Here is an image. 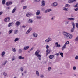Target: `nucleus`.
Wrapping results in <instances>:
<instances>
[{"label":"nucleus","instance_id":"f257e3e1","mask_svg":"<svg viewBox=\"0 0 78 78\" xmlns=\"http://www.w3.org/2000/svg\"><path fill=\"white\" fill-rule=\"evenodd\" d=\"M63 34L64 35V37L66 38L67 39H71L73 36L71 34L65 32H63Z\"/></svg>","mask_w":78,"mask_h":78},{"label":"nucleus","instance_id":"f03ea898","mask_svg":"<svg viewBox=\"0 0 78 78\" xmlns=\"http://www.w3.org/2000/svg\"><path fill=\"white\" fill-rule=\"evenodd\" d=\"M52 40V39H51V38L49 37L48 39H46L45 41V42H47V43H48L49 42H50V41H51Z\"/></svg>","mask_w":78,"mask_h":78},{"label":"nucleus","instance_id":"7ed1b4c3","mask_svg":"<svg viewBox=\"0 0 78 78\" xmlns=\"http://www.w3.org/2000/svg\"><path fill=\"white\" fill-rule=\"evenodd\" d=\"M10 20V18H9V17H8L5 18L4 20V21L5 22H9V21Z\"/></svg>","mask_w":78,"mask_h":78},{"label":"nucleus","instance_id":"20e7f679","mask_svg":"<svg viewBox=\"0 0 78 78\" xmlns=\"http://www.w3.org/2000/svg\"><path fill=\"white\" fill-rule=\"evenodd\" d=\"M33 14L31 13H27L26 15V17H30L31 16H32Z\"/></svg>","mask_w":78,"mask_h":78},{"label":"nucleus","instance_id":"39448f33","mask_svg":"<svg viewBox=\"0 0 78 78\" xmlns=\"http://www.w3.org/2000/svg\"><path fill=\"white\" fill-rule=\"evenodd\" d=\"M12 3V2H8L6 3V5L7 6H8L9 5H11Z\"/></svg>","mask_w":78,"mask_h":78},{"label":"nucleus","instance_id":"423d86ee","mask_svg":"<svg viewBox=\"0 0 78 78\" xmlns=\"http://www.w3.org/2000/svg\"><path fill=\"white\" fill-rule=\"evenodd\" d=\"M58 5V3L56 2H54L52 4H51V6H56Z\"/></svg>","mask_w":78,"mask_h":78},{"label":"nucleus","instance_id":"0eeeda50","mask_svg":"<svg viewBox=\"0 0 78 78\" xmlns=\"http://www.w3.org/2000/svg\"><path fill=\"white\" fill-rule=\"evenodd\" d=\"M51 51L50 50H49V49H47L46 50V55H48V54L50 53V52Z\"/></svg>","mask_w":78,"mask_h":78},{"label":"nucleus","instance_id":"6e6552de","mask_svg":"<svg viewBox=\"0 0 78 78\" xmlns=\"http://www.w3.org/2000/svg\"><path fill=\"white\" fill-rule=\"evenodd\" d=\"M55 45H56V47H61V45L59 44L58 42L55 43Z\"/></svg>","mask_w":78,"mask_h":78},{"label":"nucleus","instance_id":"1a4fd4ad","mask_svg":"<svg viewBox=\"0 0 78 78\" xmlns=\"http://www.w3.org/2000/svg\"><path fill=\"white\" fill-rule=\"evenodd\" d=\"M45 5V2L44 1H42L41 6H44Z\"/></svg>","mask_w":78,"mask_h":78},{"label":"nucleus","instance_id":"9d476101","mask_svg":"<svg viewBox=\"0 0 78 78\" xmlns=\"http://www.w3.org/2000/svg\"><path fill=\"white\" fill-rule=\"evenodd\" d=\"M21 23L19 21H17L16 23V25H17V26H19V25H20V24Z\"/></svg>","mask_w":78,"mask_h":78},{"label":"nucleus","instance_id":"9b49d317","mask_svg":"<svg viewBox=\"0 0 78 78\" xmlns=\"http://www.w3.org/2000/svg\"><path fill=\"white\" fill-rule=\"evenodd\" d=\"M40 52V51L39 50H37L35 53V55H38V54H39V53Z\"/></svg>","mask_w":78,"mask_h":78},{"label":"nucleus","instance_id":"f8f14e48","mask_svg":"<svg viewBox=\"0 0 78 78\" xmlns=\"http://www.w3.org/2000/svg\"><path fill=\"white\" fill-rule=\"evenodd\" d=\"M41 12H40V10H38L37 11V12L36 13V15L37 16H39V14H40Z\"/></svg>","mask_w":78,"mask_h":78},{"label":"nucleus","instance_id":"ddd939ff","mask_svg":"<svg viewBox=\"0 0 78 78\" xmlns=\"http://www.w3.org/2000/svg\"><path fill=\"white\" fill-rule=\"evenodd\" d=\"M33 36L34 37H37V34L34 33H33Z\"/></svg>","mask_w":78,"mask_h":78},{"label":"nucleus","instance_id":"4468645a","mask_svg":"<svg viewBox=\"0 0 78 78\" xmlns=\"http://www.w3.org/2000/svg\"><path fill=\"white\" fill-rule=\"evenodd\" d=\"M63 10L65 11H69V9L66 7L63 8Z\"/></svg>","mask_w":78,"mask_h":78},{"label":"nucleus","instance_id":"2eb2a0df","mask_svg":"<svg viewBox=\"0 0 78 78\" xmlns=\"http://www.w3.org/2000/svg\"><path fill=\"white\" fill-rule=\"evenodd\" d=\"M73 0L74 2H76V0H69L68 1V3H72L73 2Z\"/></svg>","mask_w":78,"mask_h":78},{"label":"nucleus","instance_id":"dca6fc26","mask_svg":"<svg viewBox=\"0 0 78 78\" xmlns=\"http://www.w3.org/2000/svg\"><path fill=\"white\" fill-rule=\"evenodd\" d=\"M29 47H30L29 46H25L23 48V50H28Z\"/></svg>","mask_w":78,"mask_h":78},{"label":"nucleus","instance_id":"f3484780","mask_svg":"<svg viewBox=\"0 0 78 78\" xmlns=\"http://www.w3.org/2000/svg\"><path fill=\"white\" fill-rule=\"evenodd\" d=\"M66 44H65L64 46L62 48V50L63 51L64 49L66 48Z\"/></svg>","mask_w":78,"mask_h":78},{"label":"nucleus","instance_id":"a211bd4d","mask_svg":"<svg viewBox=\"0 0 78 78\" xmlns=\"http://www.w3.org/2000/svg\"><path fill=\"white\" fill-rule=\"evenodd\" d=\"M54 57H55V55H51L49 56L50 59H53V58Z\"/></svg>","mask_w":78,"mask_h":78},{"label":"nucleus","instance_id":"6ab92c4d","mask_svg":"<svg viewBox=\"0 0 78 78\" xmlns=\"http://www.w3.org/2000/svg\"><path fill=\"white\" fill-rule=\"evenodd\" d=\"M71 24L73 26V28H75V23H74V22H72Z\"/></svg>","mask_w":78,"mask_h":78},{"label":"nucleus","instance_id":"aec40b11","mask_svg":"<svg viewBox=\"0 0 78 78\" xmlns=\"http://www.w3.org/2000/svg\"><path fill=\"white\" fill-rule=\"evenodd\" d=\"M17 9V7H15L13 9V10L12 11V13H14V12L15 11H16V9Z\"/></svg>","mask_w":78,"mask_h":78},{"label":"nucleus","instance_id":"412c9836","mask_svg":"<svg viewBox=\"0 0 78 78\" xmlns=\"http://www.w3.org/2000/svg\"><path fill=\"white\" fill-rule=\"evenodd\" d=\"M36 19H41V17L40 16L37 15L36 16Z\"/></svg>","mask_w":78,"mask_h":78},{"label":"nucleus","instance_id":"4be33fe9","mask_svg":"<svg viewBox=\"0 0 78 78\" xmlns=\"http://www.w3.org/2000/svg\"><path fill=\"white\" fill-rule=\"evenodd\" d=\"M12 25H13V23H10L9 24L8 26L9 27H10V26H12Z\"/></svg>","mask_w":78,"mask_h":78},{"label":"nucleus","instance_id":"5701e85b","mask_svg":"<svg viewBox=\"0 0 78 78\" xmlns=\"http://www.w3.org/2000/svg\"><path fill=\"white\" fill-rule=\"evenodd\" d=\"M18 58L19 59H24L25 58L24 57H22L21 56H20L18 57Z\"/></svg>","mask_w":78,"mask_h":78},{"label":"nucleus","instance_id":"b1692460","mask_svg":"<svg viewBox=\"0 0 78 78\" xmlns=\"http://www.w3.org/2000/svg\"><path fill=\"white\" fill-rule=\"evenodd\" d=\"M67 20H74V18H68Z\"/></svg>","mask_w":78,"mask_h":78},{"label":"nucleus","instance_id":"393cba45","mask_svg":"<svg viewBox=\"0 0 78 78\" xmlns=\"http://www.w3.org/2000/svg\"><path fill=\"white\" fill-rule=\"evenodd\" d=\"M38 58H40L41 57H42V56L40 54H37V55H35Z\"/></svg>","mask_w":78,"mask_h":78},{"label":"nucleus","instance_id":"a878e982","mask_svg":"<svg viewBox=\"0 0 78 78\" xmlns=\"http://www.w3.org/2000/svg\"><path fill=\"white\" fill-rule=\"evenodd\" d=\"M29 23H33V20H32L30 19L29 20Z\"/></svg>","mask_w":78,"mask_h":78},{"label":"nucleus","instance_id":"bb28decb","mask_svg":"<svg viewBox=\"0 0 78 78\" xmlns=\"http://www.w3.org/2000/svg\"><path fill=\"white\" fill-rule=\"evenodd\" d=\"M12 51L14 53H15L16 51V49L14 48H12Z\"/></svg>","mask_w":78,"mask_h":78},{"label":"nucleus","instance_id":"cd10ccee","mask_svg":"<svg viewBox=\"0 0 78 78\" xmlns=\"http://www.w3.org/2000/svg\"><path fill=\"white\" fill-rule=\"evenodd\" d=\"M36 74L37 76H39V71H36Z\"/></svg>","mask_w":78,"mask_h":78},{"label":"nucleus","instance_id":"c85d7f7f","mask_svg":"<svg viewBox=\"0 0 78 78\" xmlns=\"http://www.w3.org/2000/svg\"><path fill=\"white\" fill-rule=\"evenodd\" d=\"M20 39V38H16L15 40H14V42H17V41H18Z\"/></svg>","mask_w":78,"mask_h":78},{"label":"nucleus","instance_id":"c756f323","mask_svg":"<svg viewBox=\"0 0 78 78\" xmlns=\"http://www.w3.org/2000/svg\"><path fill=\"white\" fill-rule=\"evenodd\" d=\"M6 2V0H3L2 1V3L3 5H5Z\"/></svg>","mask_w":78,"mask_h":78},{"label":"nucleus","instance_id":"7c9ffc66","mask_svg":"<svg viewBox=\"0 0 78 78\" xmlns=\"http://www.w3.org/2000/svg\"><path fill=\"white\" fill-rule=\"evenodd\" d=\"M70 5L69 4H66L65 5V7H66V8H69V7H70Z\"/></svg>","mask_w":78,"mask_h":78},{"label":"nucleus","instance_id":"2f4dec72","mask_svg":"<svg viewBox=\"0 0 78 78\" xmlns=\"http://www.w3.org/2000/svg\"><path fill=\"white\" fill-rule=\"evenodd\" d=\"M60 55H61V56H62V58L64 56V55H63L64 54L62 52L60 53Z\"/></svg>","mask_w":78,"mask_h":78},{"label":"nucleus","instance_id":"473e14b6","mask_svg":"<svg viewBox=\"0 0 78 78\" xmlns=\"http://www.w3.org/2000/svg\"><path fill=\"white\" fill-rule=\"evenodd\" d=\"M18 51L19 53H21L22 52V51L21 49H20L18 50Z\"/></svg>","mask_w":78,"mask_h":78},{"label":"nucleus","instance_id":"72a5a7b5","mask_svg":"<svg viewBox=\"0 0 78 78\" xmlns=\"http://www.w3.org/2000/svg\"><path fill=\"white\" fill-rule=\"evenodd\" d=\"M13 31V30L12 29H11V30H10L9 32V34H11L12 32Z\"/></svg>","mask_w":78,"mask_h":78},{"label":"nucleus","instance_id":"f704fd0d","mask_svg":"<svg viewBox=\"0 0 78 78\" xmlns=\"http://www.w3.org/2000/svg\"><path fill=\"white\" fill-rule=\"evenodd\" d=\"M5 55V52L3 51L2 52L1 55L3 57V55Z\"/></svg>","mask_w":78,"mask_h":78},{"label":"nucleus","instance_id":"c9c22d12","mask_svg":"<svg viewBox=\"0 0 78 78\" xmlns=\"http://www.w3.org/2000/svg\"><path fill=\"white\" fill-rule=\"evenodd\" d=\"M75 41L76 42H78V36L75 39Z\"/></svg>","mask_w":78,"mask_h":78},{"label":"nucleus","instance_id":"e433bc0d","mask_svg":"<svg viewBox=\"0 0 78 78\" xmlns=\"http://www.w3.org/2000/svg\"><path fill=\"white\" fill-rule=\"evenodd\" d=\"M3 75L4 76H6V75H7V73L5 72H4L3 73Z\"/></svg>","mask_w":78,"mask_h":78},{"label":"nucleus","instance_id":"4c0bfd02","mask_svg":"<svg viewBox=\"0 0 78 78\" xmlns=\"http://www.w3.org/2000/svg\"><path fill=\"white\" fill-rule=\"evenodd\" d=\"M6 63H7V61H5L4 63H3L2 66L5 65Z\"/></svg>","mask_w":78,"mask_h":78},{"label":"nucleus","instance_id":"58836bf2","mask_svg":"<svg viewBox=\"0 0 78 78\" xmlns=\"http://www.w3.org/2000/svg\"><path fill=\"white\" fill-rule=\"evenodd\" d=\"M75 29V28H72V29H71V32H73V31H74V29Z\"/></svg>","mask_w":78,"mask_h":78},{"label":"nucleus","instance_id":"ea45409f","mask_svg":"<svg viewBox=\"0 0 78 78\" xmlns=\"http://www.w3.org/2000/svg\"><path fill=\"white\" fill-rule=\"evenodd\" d=\"M18 31V30H15L14 32V34H17V33Z\"/></svg>","mask_w":78,"mask_h":78},{"label":"nucleus","instance_id":"a19ab883","mask_svg":"<svg viewBox=\"0 0 78 78\" xmlns=\"http://www.w3.org/2000/svg\"><path fill=\"white\" fill-rule=\"evenodd\" d=\"M44 77V76L43 75H40V78H43Z\"/></svg>","mask_w":78,"mask_h":78},{"label":"nucleus","instance_id":"79ce46f5","mask_svg":"<svg viewBox=\"0 0 78 78\" xmlns=\"http://www.w3.org/2000/svg\"><path fill=\"white\" fill-rule=\"evenodd\" d=\"M65 44H66V46H67V44H69V41H67L66 43H65Z\"/></svg>","mask_w":78,"mask_h":78},{"label":"nucleus","instance_id":"37998d69","mask_svg":"<svg viewBox=\"0 0 78 78\" xmlns=\"http://www.w3.org/2000/svg\"><path fill=\"white\" fill-rule=\"evenodd\" d=\"M20 70L21 71V72H23V68H22V67L20 68Z\"/></svg>","mask_w":78,"mask_h":78},{"label":"nucleus","instance_id":"c03bdc74","mask_svg":"<svg viewBox=\"0 0 78 78\" xmlns=\"http://www.w3.org/2000/svg\"><path fill=\"white\" fill-rule=\"evenodd\" d=\"M31 30H32V29L30 27L29 30H28V31H29V32H30V31H31Z\"/></svg>","mask_w":78,"mask_h":78},{"label":"nucleus","instance_id":"a18cd8bd","mask_svg":"<svg viewBox=\"0 0 78 78\" xmlns=\"http://www.w3.org/2000/svg\"><path fill=\"white\" fill-rule=\"evenodd\" d=\"M46 48L47 49H48L49 48H50V46H49L48 45H47L46 46Z\"/></svg>","mask_w":78,"mask_h":78},{"label":"nucleus","instance_id":"49530a36","mask_svg":"<svg viewBox=\"0 0 78 78\" xmlns=\"http://www.w3.org/2000/svg\"><path fill=\"white\" fill-rule=\"evenodd\" d=\"M52 11V10L51 9H48V12H49L50 11Z\"/></svg>","mask_w":78,"mask_h":78},{"label":"nucleus","instance_id":"de8ad7c7","mask_svg":"<svg viewBox=\"0 0 78 78\" xmlns=\"http://www.w3.org/2000/svg\"><path fill=\"white\" fill-rule=\"evenodd\" d=\"M76 26L77 28H78V23H76Z\"/></svg>","mask_w":78,"mask_h":78},{"label":"nucleus","instance_id":"09e8293b","mask_svg":"<svg viewBox=\"0 0 78 78\" xmlns=\"http://www.w3.org/2000/svg\"><path fill=\"white\" fill-rule=\"evenodd\" d=\"M76 67L75 66H74L73 68V69L74 70H76Z\"/></svg>","mask_w":78,"mask_h":78},{"label":"nucleus","instance_id":"8fccbe9b","mask_svg":"<svg viewBox=\"0 0 78 78\" xmlns=\"http://www.w3.org/2000/svg\"><path fill=\"white\" fill-rule=\"evenodd\" d=\"M27 7L26 6H23V9H27Z\"/></svg>","mask_w":78,"mask_h":78},{"label":"nucleus","instance_id":"3c124183","mask_svg":"<svg viewBox=\"0 0 78 78\" xmlns=\"http://www.w3.org/2000/svg\"><path fill=\"white\" fill-rule=\"evenodd\" d=\"M60 52H59L58 53H56V56H58V55H59L60 54Z\"/></svg>","mask_w":78,"mask_h":78},{"label":"nucleus","instance_id":"603ef678","mask_svg":"<svg viewBox=\"0 0 78 78\" xmlns=\"http://www.w3.org/2000/svg\"><path fill=\"white\" fill-rule=\"evenodd\" d=\"M51 69V67H49L48 68V71H50V70Z\"/></svg>","mask_w":78,"mask_h":78},{"label":"nucleus","instance_id":"864d4df0","mask_svg":"<svg viewBox=\"0 0 78 78\" xmlns=\"http://www.w3.org/2000/svg\"><path fill=\"white\" fill-rule=\"evenodd\" d=\"M65 24L66 25H67L68 24H69V21H66L65 22Z\"/></svg>","mask_w":78,"mask_h":78},{"label":"nucleus","instance_id":"5fc2aeb1","mask_svg":"<svg viewBox=\"0 0 78 78\" xmlns=\"http://www.w3.org/2000/svg\"><path fill=\"white\" fill-rule=\"evenodd\" d=\"M75 59H78V56L77 55L75 57Z\"/></svg>","mask_w":78,"mask_h":78},{"label":"nucleus","instance_id":"6e6d98bb","mask_svg":"<svg viewBox=\"0 0 78 78\" xmlns=\"http://www.w3.org/2000/svg\"><path fill=\"white\" fill-rule=\"evenodd\" d=\"M45 13H47V12H48V10L47 9L45 11Z\"/></svg>","mask_w":78,"mask_h":78},{"label":"nucleus","instance_id":"4d7b16f0","mask_svg":"<svg viewBox=\"0 0 78 78\" xmlns=\"http://www.w3.org/2000/svg\"><path fill=\"white\" fill-rule=\"evenodd\" d=\"M39 1H40V0H35V2H38Z\"/></svg>","mask_w":78,"mask_h":78},{"label":"nucleus","instance_id":"13d9d810","mask_svg":"<svg viewBox=\"0 0 78 78\" xmlns=\"http://www.w3.org/2000/svg\"><path fill=\"white\" fill-rule=\"evenodd\" d=\"M75 11H78V8H77L76 9H74Z\"/></svg>","mask_w":78,"mask_h":78},{"label":"nucleus","instance_id":"bf43d9fd","mask_svg":"<svg viewBox=\"0 0 78 78\" xmlns=\"http://www.w3.org/2000/svg\"><path fill=\"white\" fill-rule=\"evenodd\" d=\"M10 8H10V7H8L6 8V9H10Z\"/></svg>","mask_w":78,"mask_h":78},{"label":"nucleus","instance_id":"052dcab7","mask_svg":"<svg viewBox=\"0 0 78 78\" xmlns=\"http://www.w3.org/2000/svg\"><path fill=\"white\" fill-rule=\"evenodd\" d=\"M15 59V57H13L12 58V61H14Z\"/></svg>","mask_w":78,"mask_h":78},{"label":"nucleus","instance_id":"680f3d73","mask_svg":"<svg viewBox=\"0 0 78 78\" xmlns=\"http://www.w3.org/2000/svg\"><path fill=\"white\" fill-rule=\"evenodd\" d=\"M78 3L75 6V7H78Z\"/></svg>","mask_w":78,"mask_h":78},{"label":"nucleus","instance_id":"e2e57ef3","mask_svg":"<svg viewBox=\"0 0 78 78\" xmlns=\"http://www.w3.org/2000/svg\"><path fill=\"white\" fill-rule=\"evenodd\" d=\"M2 14H3V12H0V15H2Z\"/></svg>","mask_w":78,"mask_h":78},{"label":"nucleus","instance_id":"0e129e2a","mask_svg":"<svg viewBox=\"0 0 78 78\" xmlns=\"http://www.w3.org/2000/svg\"><path fill=\"white\" fill-rule=\"evenodd\" d=\"M30 32H29V31L28 30L27 32H26V34H28V33H30Z\"/></svg>","mask_w":78,"mask_h":78},{"label":"nucleus","instance_id":"69168bd1","mask_svg":"<svg viewBox=\"0 0 78 78\" xmlns=\"http://www.w3.org/2000/svg\"><path fill=\"white\" fill-rule=\"evenodd\" d=\"M41 10L42 11H45V9L44 8H42L41 9Z\"/></svg>","mask_w":78,"mask_h":78},{"label":"nucleus","instance_id":"338daca9","mask_svg":"<svg viewBox=\"0 0 78 78\" xmlns=\"http://www.w3.org/2000/svg\"><path fill=\"white\" fill-rule=\"evenodd\" d=\"M22 27H23V28H25V27H26V26L23 25V26H22Z\"/></svg>","mask_w":78,"mask_h":78},{"label":"nucleus","instance_id":"774afa93","mask_svg":"<svg viewBox=\"0 0 78 78\" xmlns=\"http://www.w3.org/2000/svg\"><path fill=\"white\" fill-rule=\"evenodd\" d=\"M24 2V0H21V3H23V2Z\"/></svg>","mask_w":78,"mask_h":78}]
</instances>
